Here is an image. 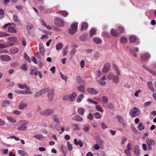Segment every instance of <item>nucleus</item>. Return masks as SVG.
I'll list each match as a JSON object with an SVG mask.
<instances>
[{
  "instance_id": "1",
  "label": "nucleus",
  "mask_w": 156,
  "mask_h": 156,
  "mask_svg": "<svg viewBox=\"0 0 156 156\" xmlns=\"http://www.w3.org/2000/svg\"><path fill=\"white\" fill-rule=\"evenodd\" d=\"M140 113L141 112L139 108L136 107H133L130 110L129 112V115L133 118L138 116Z\"/></svg>"
},
{
  "instance_id": "2",
  "label": "nucleus",
  "mask_w": 156,
  "mask_h": 156,
  "mask_svg": "<svg viewBox=\"0 0 156 156\" xmlns=\"http://www.w3.org/2000/svg\"><path fill=\"white\" fill-rule=\"evenodd\" d=\"M28 124V122L26 120H21L18 122L17 124L20 126L17 128V129L23 131L27 129L26 125Z\"/></svg>"
},
{
  "instance_id": "3",
  "label": "nucleus",
  "mask_w": 156,
  "mask_h": 156,
  "mask_svg": "<svg viewBox=\"0 0 156 156\" xmlns=\"http://www.w3.org/2000/svg\"><path fill=\"white\" fill-rule=\"evenodd\" d=\"M54 23L56 26L59 27H63L65 26L64 20L61 18H57L55 19Z\"/></svg>"
},
{
  "instance_id": "4",
  "label": "nucleus",
  "mask_w": 156,
  "mask_h": 156,
  "mask_svg": "<svg viewBox=\"0 0 156 156\" xmlns=\"http://www.w3.org/2000/svg\"><path fill=\"white\" fill-rule=\"evenodd\" d=\"M78 23L75 22L71 25L69 29V33L71 35L74 34L77 31L78 27Z\"/></svg>"
},
{
  "instance_id": "5",
  "label": "nucleus",
  "mask_w": 156,
  "mask_h": 156,
  "mask_svg": "<svg viewBox=\"0 0 156 156\" xmlns=\"http://www.w3.org/2000/svg\"><path fill=\"white\" fill-rule=\"evenodd\" d=\"M107 78L111 80L115 84H117L119 82V77L114 75L112 73H110L107 76Z\"/></svg>"
},
{
  "instance_id": "6",
  "label": "nucleus",
  "mask_w": 156,
  "mask_h": 156,
  "mask_svg": "<svg viewBox=\"0 0 156 156\" xmlns=\"http://www.w3.org/2000/svg\"><path fill=\"white\" fill-rule=\"evenodd\" d=\"M54 112V110L51 109H47L45 110L40 112V114L45 116H48L52 114Z\"/></svg>"
},
{
  "instance_id": "7",
  "label": "nucleus",
  "mask_w": 156,
  "mask_h": 156,
  "mask_svg": "<svg viewBox=\"0 0 156 156\" xmlns=\"http://www.w3.org/2000/svg\"><path fill=\"white\" fill-rule=\"evenodd\" d=\"M146 141L148 146V150H151L152 146H154L155 144V141L152 139L147 138L146 139Z\"/></svg>"
},
{
  "instance_id": "8",
  "label": "nucleus",
  "mask_w": 156,
  "mask_h": 156,
  "mask_svg": "<svg viewBox=\"0 0 156 156\" xmlns=\"http://www.w3.org/2000/svg\"><path fill=\"white\" fill-rule=\"evenodd\" d=\"M48 99L49 101L51 102L53 100L54 96V91L52 89H51L48 91Z\"/></svg>"
},
{
  "instance_id": "9",
  "label": "nucleus",
  "mask_w": 156,
  "mask_h": 156,
  "mask_svg": "<svg viewBox=\"0 0 156 156\" xmlns=\"http://www.w3.org/2000/svg\"><path fill=\"white\" fill-rule=\"evenodd\" d=\"M140 55L141 59L144 62L147 61L150 58V55L148 53H143Z\"/></svg>"
},
{
  "instance_id": "10",
  "label": "nucleus",
  "mask_w": 156,
  "mask_h": 156,
  "mask_svg": "<svg viewBox=\"0 0 156 156\" xmlns=\"http://www.w3.org/2000/svg\"><path fill=\"white\" fill-rule=\"evenodd\" d=\"M30 75L37 76L38 72V69L36 67H33L30 69Z\"/></svg>"
},
{
  "instance_id": "11",
  "label": "nucleus",
  "mask_w": 156,
  "mask_h": 156,
  "mask_svg": "<svg viewBox=\"0 0 156 156\" xmlns=\"http://www.w3.org/2000/svg\"><path fill=\"white\" fill-rule=\"evenodd\" d=\"M0 58L2 61L6 62L9 61L11 60L10 57L7 55H1Z\"/></svg>"
},
{
  "instance_id": "12",
  "label": "nucleus",
  "mask_w": 156,
  "mask_h": 156,
  "mask_svg": "<svg viewBox=\"0 0 156 156\" xmlns=\"http://www.w3.org/2000/svg\"><path fill=\"white\" fill-rule=\"evenodd\" d=\"M110 68V64L109 63H106L102 69L103 73H105L108 72Z\"/></svg>"
},
{
  "instance_id": "13",
  "label": "nucleus",
  "mask_w": 156,
  "mask_h": 156,
  "mask_svg": "<svg viewBox=\"0 0 156 156\" xmlns=\"http://www.w3.org/2000/svg\"><path fill=\"white\" fill-rule=\"evenodd\" d=\"M87 92L92 95H96L98 94V92L96 90L92 88H89L87 89Z\"/></svg>"
},
{
  "instance_id": "14",
  "label": "nucleus",
  "mask_w": 156,
  "mask_h": 156,
  "mask_svg": "<svg viewBox=\"0 0 156 156\" xmlns=\"http://www.w3.org/2000/svg\"><path fill=\"white\" fill-rule=\"evenodd\" d=\"M129 51L133 54L134 57H136L137 55L135 53V52H138L139 51V48L137 47H135L133 48L132 49H129Z\"/></svg>"
},
{
  "instance_id": "15",
  "label": "nucleus",
  "mask_w": 156,
  "mask_h": 156,
  "mask_svg": "<svg viewBox=\"0 0 156 156\" xmlns=\"http://www.w3.org/2000/svg\"><path fill=\"white\" fill-rule=\"evenodd\" d=\"M134 154L136 156H138L140 154V151L138 145H136L134 146L133 148Z\"/></svg>"
},
{
  "instance_id": "16",
  "label": "nucleus",
  "mask_w": 156,
  "mask_h": 156,
  "mask_svg": "<svg viewBox=\"0 0 156 156\" xmlns=\"http://www.w3.org/2000/svg\"><path fill=\"white\" fill-rule=\"evenodd\" d=\"M105 80V76H104L101 79H97V77L96 78V80L99 84L102 85H105L106 84V83Z\"/></svg>"
},
{
  "instance_id": "17",
  "label": "nucleus",
  "mask_w": 156,
  "mask_h": 156,
  "mask_svg": "<svg viewBox=\"0 0 156 156\" xmlns=\"http://www.w3.org/2000/svg\"><path fill=\"white\" fill-rule=\"evenodd\" d=\"M76 81L77 83L80 85H85V82L83 80L80 76H78L76 77Z\"/></svg>"
},
{
  "instance_id": "18",
  "label": "nucleus",
  "mask_w": 156,
  "mask_h": 156,
  "mask_svg": "<svg viewBox=\"0 0 156 156\" xmlns=\"http://www.w3.org/2000/svg\"><path fill=\"white\" fill-rule=\"evenodd\" d=\"M13 20L16 25L18 26H19L20 25V22L18 19V16L17 15H13Z\"/></svg>"
},
{
  "instance_id": "19",
  "label": "nucleus",
  "mask_w": 156,
  "mask_h": 156,
  "mask_svg": "<svg viewBox=\"0 0 156 156\" xmlns=\"http://www.w3.org/2000/svg\"><path fill=\"white\" fill-rule=\"evenodd\" d=\"M52 118L55 122L57 123H59L60 122L59 117L57 115H53Z\"/></svg>"
},
{
  "instance_id": "20",
  "label": "nucleus",
  "mask_w": 156,
  "mask_h": 156,
  "mask_svg": "<svg viewBox=\"0 0 156 156\" xmlns=\"http://www.w3.org/2000/svg\"><path fill=\"white\" fill-rule=\"evenodd\" d=\"M71 119L76 121L79 122H82L83 121V119L79 115H76L72 117Z\"/></svg>"
},
{
  "instance_id": "21",
  "label": "nucleus",
  "mask_w": 156,
  "mask_h": 156,
  "mask_svg": "<svg viewBox=\"0 0 156 156\" xmlns=\"http://www.w3.org/2000/svg\"><path fill=\"white\" fill-rule=\"evenodd\" d=\"M8 32L10 33L14 34L17 32V30L14 27L9 26L8 28Z\"/></svg>"
},
{
  "instance_id": "22",
  "label": "nucleus",
  "mask_w": 156,
  "mask_h": 156,
  "mask_svg": "<svg viewBox=\"0 0 156 156\" xmlns=\"http://www.w3.org/2000/svg\"><path fill=\"white\" fill-rule=\"evenodd\" d=\"M74 144L76 145H79L81 147L83 146V143L82 141L80 140L78 141L76 139H74Z\"/></svg>"
},
{
  "instance_id": "23",
  "label": "nucleus",
  "mask_w": 156,
  "mask_h": 156,
  "mask_svg": "<svg viewBox=\"0 0 156 156\" xmlns=\"http://www.w3.org/2000/svg\"><path fill=\"white\" fill-rule=\"evenodd\" d=\"M116 118L117 119L118 122L119 123H122L124 122V119L122 116L119 115H117Z\"/></svg>"
},
{
  "instance_id": "24",
  "label": "nucleus",
  "mask_w": 156,
  "mask_h": 156,
  "mask_svg": "<svg viewBox=\"0 0 156 156\" xmlns=\"http://www.w3.org/2000/svg\"><path fill=\"white\" fill-rule=\"evenodd\" d=\"M96 32V29L94 27L92 28L90 32V37H92L93 36L95 35Z\"/></svg>"
},
{
  "instance_id": "25",
  "label": "nucleus",
  "mask_w": 156,
  "mask_h": 156,
  "mask_svg": "<svg viewBox=\"0 0 156 156\" xmlns=\"http://www.w3.org/2000/svg\"><path fill=\"white\" fill-rule=\"evenodd\" d=\"M76 96L77 94L75 93H73L72 94H70L69 96L70 101L71 102L74 101Z\"/></svg>"
},
{
  "instance_id": "26",
  "label": "nucleus",
  "mask_w": 156,
  "mask_h": 156,
  "mask_svg": "<svg viewBox=\"0 0 156 156\" xmlns=\"http://www.w3.org/2000/svg\"><path fill=\"white\" fill-rule=\"evenodd\" d=\"M34 28V26L30 23H27V31L29 33L31 32V30Z\"/></svg>"
},
{
  "instance_id": "27",
  "label": "nucleus",
  "mask_w": 156,
  "mask_h": 156,
  "mask_svg": "<svg viewBox=\"0 0 156 156\" xmlns=\"http://www.w3.org/2000/svg\"><path fill=\"white\" fill-rule=\"evenodd\" d=\"M84 86V85H82L80 86L77 87V90L81 93H85V90Z\"/></svg>"
},
{
  "instance_id": "28",
  "label": "nucleus",
  "mask_w": 156,
  "mask_h": 156,
  "mask_svg": "<svg viewBox=\"0 0 156 156\" xmlns=\"http://www.w3.org/2000/svg\"><path fill=\"white\" fill-rule=\"evenodd\" d=\"M147 84L148 88L152 92L154 90V88L153 87L152 83L151 81H148L147 83Z\"/></svg>"
},
{
  "instance_id": "29",
  "label": "nucleus",
  "mask_w": 156,
  "mask_h": 156,
  "mask_svg": "<svg viewBox=\"0 0 156 156\" xmlns=\"http://www.w3.org/2000/svg\"><path fill=\"white\" fill-rule=\"evenodd\" d=\"M93 41L95 43L100 44L102 42V41L100 38L96 37H94L93 39Z\"/></svg>"
},
{
  "instance_id": "30",
  "label": "nucleus",
  "mask_w": 156,
  "mask_h": 156,
  "mask_svg": "<svg viewBox=\"0 0 156 156\" xmlns=\"http://www.w3.org/2000/svg\"><path fill=\"white\" fill-rule=\"evenodd\" d=\"M136 39V37L134 35H131L130 36L129 38L130 42L132 43H134Z\"/></svg>"
},
{
  "instance_id": "31",
  "label": "nucleus",
  "mask_w": 156,
  "mask_h": 156,
  "mask_svg": "<svg viewBox=\"0 0 156 156\" xmlns=\"http://www.w3.org/2000/svg\"><path fill=\"white\" fill-rule=\"evenodd\" d=\"M26 88V90H24V94H32L33 93V91H30V88L29 87L27 86Z\"/></svg>"
},
{
  "instance_id": "32",
  "label": "nucleus",
  "mask_w": 156,
  "mask_h": 156,
  "mask_svg": "<svg viewBox=\"0 0 156 156\" xmlns=\"http://www.w3.org/2000/svg\"><path fill=\"white\" fill-rule=\"evenodd\" d=\"M84 96L83 94H81L79 95L77 98L76 101L77 103H80L81 102L82 100L83 99Z\"/></svg>"
},
{
  "instance_id": "33",
  "label": "nucleus",
  "mask_w": 156,
  "mask_h": 156,
  "mask_svg": "<svg viewBox=\"0 0 156 156\" xmlns=\"http://www.w3.org/2000/svg\"><path fill=\"white\" fill-rule=\"evenodd\" d=\"M57 13L65 17L67 16L68 15V13L66 11H60L58 12Z\"/></svg>"
},
{
  "instance_id": "34",
  "label": "nucleus",
  "mask_w": 156,
  "mask_h": 156,
  "mask_svg": "<svg viewBox=\"0 0 156 156\" xmlns=\"http://www.w3.org/2000/svg\"><path fill=\"white\" fill-rule=\"evenodd\" d=\"M18 152L19 154L22 156H28V154L24 151L19 150Z\"/></svg>"
},
{
  "instance_id": "35",
  "label": "nucleus",
  "mask_w": 156,
  "mask_h": 156,
  "mask_svg": "<svg viewBox=\"0 0 156 156\" xmlns=\"http://www.w3.org/2000/svg\"><path fill=\"white\" fill-rule=\"evenodd\" d=\"M101 36L105 38H109L110 36L109 34L105 31H104L102 32Z\"/></svg>"
},
{
  "instance_id": "36",
  "label": "nucleus",
  "mask_w": 156,
  "mask_h": 156,
  "mask_svg": "<svg viewBox=\"0 0 156 156\" xmlns=\"http://www.w3.org/2000/svg\"><path fill=\"white\" fill-rule=\"evenodd\" d=\"M111 33L112 36L114 37L117 36L119 34L118 32L114 29H112L111 30Z\"/></svg>"
},
{
  "instance_id": "37",
  "label": "nucleus",
  "mask_w": 156,
  "mask_h": 156,
  "mask_svg": "<svg viewBox=\"0 0 156 156\" xmlns=\"http://www.w3.org/2000/svg\"><path fill=\"white\" fill-rule=\"evenodd\" d=\"M10 51L13 54L17 53L18 51V49L16 47H13L11 48Z\"/></svg>"
},
{
  "instance_id": "38",
  "label": "nucleus",
  "mask_w": 156,
  "mask_h": 156,
  "mask_svg": "<svg viewBox=\"0 0 156 156\" xmlns=\"http://www.w3.org/2000/svg\"><path fill=\"white\" fill-rule=\"evenodd\" d=\"M63 47V44L62 43H59L56 45V49L57 50L61 49Z\"/></svg>"
},
{
  "instance_id": "39",
  "label": "nucleus",
  "mask_w": 156,
  "mask_h": 156,
  "mask_svg": "<svg viewBox=\"0 0 156 156\" xmlns=\"http://www.w3.org/2000/svg\"><path fill=\"white\" fill-rule=\"evenodd\" d=\"M9 41L12 42H16L17 40V38L16 36L13 37H9L8 38Z\"/></svg>"
},
{
  "instance_id": "40",
  "label": "nucleus",
  "mask_w": 156,
  "mask_h": 156,
  "mask_svg": "<svg viewBox=\"0 0 156 156\" xmlns=\"http://www.w3.org/2000/svg\"><path fill=\"white\" fill-rule=\"evenodd\" d=\"M27 104H21L18 106V108L19 109L22 110L27 108Z\"/></svg>"
},
{
  "instance_id": "41",
  "label": "nucleus",
  "mask_w": 156,
  "mask_h": 156,
  "mask_svg": "<svg viewBox=\"0 0 156 156\" xmlns=\"http://www.w3.org/2000/svg\"><path fill=\"white\" fill-rule=\"evenodd\" d=\"M88 25L87 23L84 22L81 25V31H83L86 29Z\"/></svg>"
},
{
  "instance_id": "42",
  "label": "nucleus",
  "mask_w": 156,
  "mask_h": 156,
  "mask_svg": "<svg viewBox=\"0 0 156 156\" xmlns=\"http://www.w3.org/2000/svg\"><path fill=\"white\" fill-rule=\"evenodd\" d=\"M85 112V110L82 108H80L78 109L77 112L80 115H83Z\"/></svg>"
},
{
  "instance_id": "43",
  "label": "nucleus",
  "mask_w": 156,
  "mask_h": 156,
  "mask_svg": "<svg viewBox=\"0 0 156 156\" xmlns=\"http://www.w3.org/2000/svg\"><path fill=\"white\" fill-rule=\"evenodd\" d=\"M113 67L115 69V71L116 72L118 76H120V73L119 71L118 67L116 65L114 64L113 65Z\"/></svg>"
},
{
  "instance_id": "44",
  "label": "nucleus",
  "mask_w": 156,
  "mask_h": 156,
  "mask_svg": "<svg viewBox=\"0 0 156 156\" xmlns=\"http://www.w3.org/2000/svg\"><path fill=\"white\" fill-rule=\"evenodd\" d=\"M144 126L142 124V122H139L138 126V129L140 131H142L144 129Z\"/></svg>"
},
{
  "instance_id": "45",
  "label": "nucleus",
  "mask_w": 156,
  "mask_h": 156,
  "mask_svg": "<svg viewBox=\"0 0 156 156\" xmlns=\"http://www.w3.org/2000/svg\"><path fill=\"white\" fill-rule=\"evenodd\" d=\"M17 86L21 89H24L27 86V85L26 84H22L21 83H18L17 84Z\"/></svg>"
},
{
  "instance_id": "46",
  "label": "nucleus",
  "mask_w": 156,
  "mask_h": 156,
  "mask_svg": "<svg viewBox=\"0 0 156 156\" xmlns=\"http://www.w3.org/2000/svg\"><path fill=\"white\" fill-rule=\"evenodd\" d=\"M34 137L38 140H40L41 139L44 138V137L41 134H37L34 136Z\"/></svg>"
},
{
  "instance_id": "47",
  "label": "nucleus",
  "mask_w": 156,
  "mask_h": 156,
  "mask_svg": "<svg viewBox=\"0 0 156 156\" xmlns=\"http://www.w3.org/2000/svg\"><path fill=\"white\" fill-rule=\"evenodd\" d=\"M120 41L121 43L125 44L127 43V39L126 37H123L120 38Z\"/></svg>"
},
{
  "instance_id": "48",
  "label": "nucleus",
  "mask_w": 156,
  "mask_h": 156,
  "mask_svg": "<svg viewBox=\"0 0 156 156\" xmlns=\"http://www.w3.org/2000/svg\"><path fill=\"white\" fill-rule=\"evenodd\" d=\"M10 104V101L9 100H6L3 101L2 106L5 107L9 106Z\"/></svg>"
},
{
  "instance_id": "49",
  "label": "nucleus",
  "mask_w": 156,
  "mask_h": 156,
  "mask_svg": "<svg viewBox=\"0 0 156 156\" xmlns=\"http://www.w3.org/2000/svg\"><path fill=\"white\" fill-rule=\"evenodd\" d=\"M87 36L85 34H83L80 37V39L82 41H85L87 38Z\"/></svg>"
},
{
  "instance_id": "50",
  "label": "nucleus",
  "mask_w": 156,
  "mask_h": 156,
  "mask_svg": "<svg viewBox=\"0 0 156 156\" xmlns=\"http://www.w3.org/2000/svg\"><path fill=\"white\" fill-rule=\"evenodd\" d=\"M48 89L47 88H44L43 90H40L39 92L40 93L41 95H42V94L46 93L48 91Z\"/></svg>"
},
{
  "instance_id": "51",
  "label": "nucleus",
  "mask_w": 156,
  "mask_h": 156,
  "mask_svg": "<svg viewBox=\"0 0 156 156\" xmlns=\"http://www.w3.org/2000/svg\"><path fill=\"white\" fill-rule=\"evenodd\" d=\"M76 52V50L75 49L73 48L72 49L70 52V55L71 58H73L74 55H75Z\"/></svg>"
},
{
  "instance_id": "52",
  "label": "nucleus",
  "mask_w": 156,
  "mask_h": 156,
  "mask_svg": "<svg viewBox=\"0 0 156 156\" xmlns=\"http://www.w3.org/2000/svg\"><path fill=\"white\" fill-rule=\"evenodd\" d=\"M9 35L10 34H7L5 32H0V37H4Z\"/></svg>"
},
{
  "instance_id": "53",
  "label": "nucleus",
  "mask_w": 156,
  "mask_h": 156,
  "mask_svg": "<svg viewBox=\"0 0 156 156\" xmlns=\"http://www.w3.org/2000/svg\"><path fill=\"white\" fill-rule=\"evenodd\" d=\"M67 147L69 151H71L72 149V144L69 141L67 142Z\"/></svg>"
},
{
  "instance_id": "54",
  "label": "nucleus",
  "mask_w": 156,
  "mask_h": 156,
  "mask_svg": "<svg viewBox=\"0 0 156 156\" xmlns=\"http://www.w3.org/2000/svg\"><path fill=\"white\" fill-rule=\"evenodd\" d=\"M36 56L39 59V61L41 63L42 62V58L39 52H37L36 53Z\"/></svg>"
},
{
  "instance_id": "55",
  "label": "nucleus",
  "mask_w": 156,
  "mask_h": 156,
  "mask_svg": "<svg viewBox=\"0 0 156 156\" xmlns=\"http://www.w3.org/2000/svg\"><path fill=\"white\" fill-rule=\"evenodd\" d=\"M89 126H85L82 129L84 131L85 133H87L89 130Z\"/></svg>"
},
{
  "instance_id": "56",
  "label": "nucleus",
  "mask_w": 156,
  "mask_h": 156,
  "mask_svg": "<svg viewBox=\"0 0 156 156\" xmlns=\"http://www.w3.org/2000/svg\"><path fill=\"white\" fill-rule=\"evenodd\" d=\"M20 69L24 71H27V65L25 64H22L20 67Z\"/></svg>"
},
{
  "instance_id": "57",
  "label": "nucleus",
  "mask_w": 156,
  "mask_h": 156,
  "mask_svg": "<svg viewBox=\"0 0 156 156\" xmlns=\"http://www.w3.org/2000/svg\"><path fill=\"white\" fill-rule=\"evenodd\" d=\"M7 119L11 122L15 123L16 122V120L13 118L8 117Z\"/></svg>"
},
{
  "instance_id": "58",
  "label": "nucleus",
  "mask_w": 156,
  "mask_h": 156,
  "mask_svg": "<svg viewBox=\"0 0 156 156\" xmlns=\"http://www.w3.org/2000/svg\"><path fill=\"white\" fill-rule=\"evenodd\" d=\"M24 58L27 60L29 62H31V60H30L29 57L27 55L26 53H25L24 54Z\"/></svg>"
},
{
  "instance_id": "59",
  "label": "nucleus",
  "mask_w": 156,
  "mask_h": 156,
  "mask_svg": "<svg viewBox=\"0 0 156 156\" xmlns=\"http://www.w3.org/2000/svg\"><path fill=\"white\" fill-rule=\"evenodd\" d=\"M100 56V53L98 52H96L94 55V57L95 59L97 60L98 58H99Z\"/></svg>"
},
{
  "instance_id": "60",
  "label": "nucleus",
  "mask_w": 156,
  "mask_h": 156,
  "mask_svg": "<svg viewBox=\"0 0 156 156\" xmlns=\"http://www.w3.org/2000/svg\"><path fill=\"white\" fill-rule=\"evenodd\" d=\"M39 50L41 54L43 56L44 55V49L43 47H42V48H39Z\"/></svg>"
},
{
  "instance_id": "61",
  "label": "nucleus",
  "mask_w": 156,
  "mask_h": 156,
  "mask_svg": "<svg viewBox=\"0 0 156 156\" xmlns=\"http://www.w3.org/2000/svg\"><path fill=\"white\" fill-rule=\"evenodd\" d=\"M87 101H88L89 103L90 104H94L95 105H97L98 104L97 101H94L91 99H88Z\"/></svg>"
},
{
  "instance_id": "62",
  "label": "nucleus",
  "mask_w": 156,
  "mask_h": 156,
  "mask_svg": "<svg viewBox=\"0 0 156 156\" xmlns=\"http://www.w3.org/2000/svg\"><path fill=\"white\" fill-rule=\"evenodd\" d=\"M94 115L95 117L98 119H99L101 117V115L99 112H97L94 113Z\"/></svg>"
},
{
  "instance_id": "63",
  "label": "nucleus",
  "mask_w": 156,
  "mask_h": 156,
  "mask_svg": "<svg viewBox=\"0 0 156 156\" xmlns=\"http://www.w3.org/2000/svg\"><path fill=\"white\" fill-rule=\"evenodd\" d=\"M117 30L120 32V33H122L123 32L124 29L122 27L119 26L118 27Z\"/></svg>"
},
{
  "instance_id": "64",
  "label": "nucleus",
  "mask_w": 156,
  "mask_h": 156,
  "mask_svg": "<svg viewBox=\"0 0 156 156\" xmlns=\"http://www.w3.org/2000/svg\"><path fill=\"white\" fill-rule=\"evenodd\" d=\"M108 107L111 109H114V107L113 105L111 103H108Z\"/></svg>"
}]
</instances>
